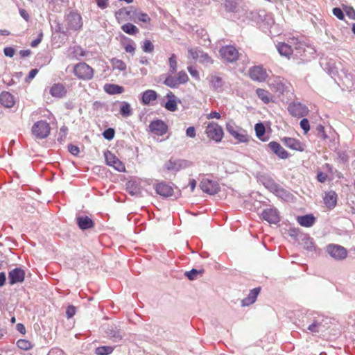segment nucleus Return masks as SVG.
<instances>
[{
    "instance_id": "f257e3e1",
    "label": "nucleus",
    "mask_w": 355,
    "mask_h": 355,
    "mask_svg": "<svg viewBox=\"0 0 355 355\" xmlns=\"http://www.w3.org/2000/svg\"><path fill=\"white\" fill-rule=\"evenodd\" d=\"M73 73L75 77L83 81H89L94 78V69L85 62L73 65Z\"/></svg>"
},
{
    "instance_id": "f03ea898",
    "label": "nucleus",
    "mask_w": 355,
    "mask_h": 355,
    "mask_svg": "<svg viewBox=\"0 0 355 355\" xmlns=\"http://www.w3.org/2000/svg\"><path fill=\"white\" fill-rule=\"evenodd\" d=\"M205 134L209 140H212L216 143L220 142L224 137L223 128L215 122H210L207 124Z\"/></svg>"
},
{
    "instance_id": "7ed1b4c3",
    "label": "nucleus",
    "mask_w": 355,
    "mask_h": 355,
    "mask_svg": "<svg viewBox=\"0 0 355 355\" xmlns=\"http://www.w3.org/2000/svg\"><path fill=\"white\" fill-rule=\"evenodd\" d=\"M31 132L37 139H42L50 135L51 127L48 122L40 120L33 124Z\"/></svg>"
},
{
    "instance_id": "20e7f679",
    "label": "nucleus",
    "mask_w": 355,
    "mask_h": 355,
    "mask_svg": "<svg viewBox=\"0 0 355 355\" xmlns=\"http://www.w3.org/2000/svg\"><path fill=\"white\" fill-rule=\"evenodd\" d=\"M219 53L222 59L227 62H236L239 57L238 50L232 45H227L220 48Z\"/></svg>"
},
{
    "instance_id": "39448f33",
    "label": "nucleus",
    "mask_w": 355,
    "mask_h": 355,
    "mask_svg": "<svg viewBox=\"0 0 355 355\" xmlns=\"http://www.w3.org/2000/svg\"><path fill=\"white\" fill-rule=\"evenodd\" d=\"M107 165L113 167L119 172L125 171V164L112 152L107 150L104 153Z\"/></svg>"
},
{
    "instance_id": "423d86ee",
    "label": "nucleus",
    "mask_w": 355,
    "mask_h": 355,
    "mask_svg": "<svg viewBox=\"0 0 355 355\" xmlns=\"http://www.w3.org/2000/svg\"><path fill=\"white\" fill-rule=\"evenodd\" d=\"M327 250L331 257L338 260L344 259L347 256V250L341 245L331 244L327 246Z\"/></svg>"
},
{
    "instance_id": "0eeeda50",
    "label": "nucleus",
    "mask_w": 355,
    "mask_h": 355,
    "mask_svg": "<svg viewBox=\"0 0 355 355\" xmlns=\"http://www.w3.org/2000/svg\"><path fill=\"white\" fill-rule=\"evenodd\" d=\"M250 78L254 81L263 82L268 78V74L265 69L261 66H254L249 70Z\"/></svg>"
},
{
    "instance_id": "6e6552de",
    "label": "nucleus",
    "mask_w": 355,
    "mask_h": 355,
    "mask_svg": "<svg viewBox=\"0 0 355 355\" xmlns=\"http://www.w3.org/2000/svg\"><path fill=\"white\" fill-rule=\"evenodd\" d=\"M149 130L155 135L162 136L167 132L168 125L162 120H155L150 122Z\"/></svg>"
},
{
    "instance_id": "1a4fd4ad",
    "label": "nucleus",
    "mask_w": 355,
    "mask_h": 355,
    "mask_svg": "<svg viewBox=\"0 0 355 355\" xmlns=\"http://www.w3.org/2000/svg\"><path fill=\"white\" fill-rule=\"evenodd\" d=\"M67 26L69 29L78 31L83 26L82 17L80 14L77 12H70L67 16Z\"/></svg>"
},
{
    "instance_id": "9d476101",
    "label": "nucleus",
    "mask_w": 355,
    "mask_h": 355,
    "mask_svg": "<svg viewBox=\"0 0 355 355\" xmlns=\"http://www.w3.org/2000/svg\"><path fill=\"white\" fill-rule=\"evenodd\" d=\"M288 110L292 116L296 117L305 116L309 112L307 107L300 103H295L289 105Z\"/></svg>"
},
{
    "instance_id": "9b49d317",
    "label": "nucleus",
    "mask_w": 355,
    "mask_h": 355,
    "mask_svg": "<svg viewBox=\"0 0 355 355\" xmlns=\"http://www.w3.org/2000/svg\"><path fill=\"white\" fill-rule=\"evenodd\" d=\"M200 188L204 192L211 195L217 193L220 189L219 184L216 182L209 179H204L201 181Z\"/></svg>"
},
{
    "instance_id": "f8f14e48",
    "label": "nucleus",
    "mask_w": 355,
    "mask_h": 355,
    "mask_svg": "<svg viewBox=\"0 0 355 355\" xmlns=\"http://www.w3.org/2000/svg\"><path fill=\"white\" fill-rule=\"evenodd\" d=\"M263 219L268 221L269 223L277 224L279 221V216L277 209H266L262 211L261 214Z\"/></svg>"
},
{
    "instance_id": "ddd939ff",
    "label": "nucleus",
    "mask_w": 355,
    "mask_h": 355,
    "mask_svg": "<svg viewBox=\"0 0 355 355\" xmlns=\"http://www.w3.org/2000/svg\"><path fill=\"white\" fill-rule=\"evenodd\" d=\"M25 278V272L21 268H15L8 274V279L10 284L22 282Z\"/></svg>"
},
{
    "instance_id": "4468645a",
    "label": "nucleus",
    "mask_w": 355,
    "mask_h": 355,
    "mask_svg": "<svg viewBox=\"0 0 355 355\" xmlns=\"http://www.w3.org/2000/svg\"><path fill=\"white\" fill-rule=\"evenodd\" d=\"M282 142L288 148L297 150L303 151V144L297 139L292 137H284L282 139Z\"/></svg>"
},
{
    "instance_id": "2eb2a0df",
    "label": "nucleus",
    "mask_w": 355,
    "mask_h": 355,
    "mask_svg": "<svg viewBox=\"0 0 355 355\" xmlns=\"http://www.w3.org/2000/svg\"><path fill=\"white\" fill-rule=\"evenodd\" d=\"M157 93L153 89H147L141 94V102L144 105H150L157 100Z\"/></svg>"
},
{
    "instance_id": "dca6fc26",
    "label": "nucleus",
    "mask_w": 355,
    "mask_h": 355,
    "mask_svg": "<svg viewBox=\"0 0 355 355\" xmlns=\"http://www.w3.org/2000/svg\"><path fill=\"white\" fill-rule=\"evenodd\" d=\"M166 98H168V101L164 105L165 109L170 112L176 111L178 110V103L180 102V101L178 100L172 92H168L166 95Z\"/></svg>"
},
{
    "instance_id": "f3484780",
    "label": "nucleus",
    "mask_w": 355,
    "mask_h": 355,
    "mask_svg": "<svg viewBox=\"0 0 355 355\" xmlns=\"http://www.w3.org/2000/svg\"><path fill=\"white\" fill-rule=\"evenodd\" d=\"M155 189L156 193L163 197H170L173 194V189L172 187L165 182L157 184Z\"/></svg>"
},
{
    "instance_id": "a211bd4d",
    "label": "nucleus",
    "mask_w": 355,
    "mask_h": 355,
    "mask_svg": "<svg viewBox=\"0 0 355 355\" xmlns=\"http://www.w3.org/2000/svg\"><path fill=\"white\" fill-rule=\"evenodd\" d=\"M268 146L279 158L283 159L288 158V153L279 143L276 141H270L268 144Z\"/></svg>"
},
{
    "instance_id": "6ab92c4d",
    "label": "nucleus",
    "mask_w": 355,
    "mask_h": 355,
    "mask_svg": "<svg viewBox=\"0 0 355 355\" xmlns=\"http://www.w3.org/2000/svg\"><path fill=\"white\" fill-rule=\"evenodd\" d=\"M49 93L55 98H62L65 96L67 90L62 83H55L50 88Z\"/></svg>"
},
{
    "instance_id": "aec40b11",
    "label": "nucleus",
    "mask_w": 355,
    "mask_h": 355,
    "mask_svg": "<svg viewBox=\"0 0 355 355\" xmlns=\"http://www.w3.org/2000/svg\"><path fill=\"white\" fill-rule=\"evenodd\" d=\"M0 103L5 107H12L15 103L14 96L8 92H3L0 94Z\"/></svg>"
},
{
    "instance_id": "412c9836",
    "label": "nucleus",
    "mask_w": 355,
    "mask_h": 355,
    "mask_svg": "<svg viewBox=\"0 0 355 355\" xmlns=\"http://www.w3.org/2000/svg\"><path fill=\"white\" fill-rule=\"evenodd\" d=\"M338 196L334 191H330L325 193L324 202L329 209H333L337 204Z\"/></svg>"
},
{
    "instance_id": "4be33fe9",
    "label": "nucleus",
    "mask_w": 355,
    "mask_h": 355,
    "mask_svg": "<svg viewBox=\"0 0 355 355\" xmlns=\"http://www.w3.org/2000/svg\"><path fill=\"white\" fill-rule=\"evenodd\" d=\"M277 49L282 56L289 58L293 54V50L291 45L285 42H278L276 45Z\"/></svg>"
},
{
    "instance_id": "5701e85b",
    "label": "nucleus",
    "mask_w": 355,
    "mask_h": 355,
    "mask_svg": "<svg viewBox=\"0 0 355 355\" xmlns=\"http://www.w3.org/2000/svg\"><path fill=\"white\" fill-rule=\"evenodd\" d=\"M297 221L301 226L310 227L315 223V218L312 214H308L297 216Z\"/></svg>"
},
{
    "instance_id": "b1692460",
    "label": "nucleus",
    "mask_w": 355,
    "mask_h": 355,
    "mask_svg": "<svg viewBox=\"0 0 355 355\" xmlns=\"http://www.w3.org/2000/svg\"><path fill=\"white\" fill-rule=\"evenodd\" d=\"M256 94L259 98L265 104L269 103L273 98V96L268 90L264 89L258 88L256 90Z\"/></svg>"
},
{
    "instance_id": "393cba45",
    "label": "nucleus",
    "mask_w": 355,
    "mask_h": 355,
    "mask_svg": "<svg viewBox=\"0 0 355 355\" xmlns=\"http://www.w3.org/2000/svg\"><path fill=\"white\" fill-rule=\"evenodd\" d=\"M77 223L81 230H87L94 226V222L88 216L78 217Z\"/></svg>"
},
{
    "instance_id": "a878e982",
    "label": "nucleus",
    "mask_w": 355,
    "mask_h": 355,
    "mask_svg": "<svg viewBox=\"0 0 355 355\" xmlns=\"http://www.w3.org/2000/svg\"><path fill=\"white\" fill-rule=\"evenodd\" d=\"M260 290H261L260 288H255L251 290L248 296L246 298L243 300V305L248 306V305L253 304L255 302V300L260 292Z\"/></svg>"
},
{
    "instance_id": "bb28decb",
    "label": "nucleus",
    "mask_w": 355,
    "mask_h": 355,
    "mask_svg": "<svg viewBox=\"0 0 355 355\" xmlns=\"http://www.w3.org/2000/svg\"><path fill=\"white\" fill-rule=\"evenodd\" d=\"M104 90L109 94H118L123 93L124 92V88L122 86L115 84H105L104 86Z\"/></svg>"
},
{
    "instance_id": "cd10ccee",
    "label": "nucleus",
    "mask_w": 355,
    "mask_h": 355,
    "mask_svg": "<svg viewBox=\"0 0 355 355\" xmlns=\"http://www.w3.org/2000/svg\"><path fill=\"white\" fill-rule=\"evenodd\" d=\"M232 137L240 143H247L250 141V136L246 131L242 128H239Z\"/></svg>"
},
{
    "instance_id": "c85d7f7f",
    "label": "nucleus",
    "mask_w": 355,
    "mask_h": 355,
    "mask_svg": "<svg viewBox=\"0 0 355 355\" xmlns=\"http://www.w3.org/2000/svg\"><path fill=\"white\" fill-rule=\"evenodd\" d=\"M119 112L123 117L127 118L130 116L132 114V109L130 105L125 101L121 102Z\"/></svg>"
},
{
    "instance_id": "c756f323",
    "label": "nucleus",
    "mask_w": 355,
    "mask_h": 355,
    "mask_svg": "<svg viewBox=\"0 0 355 355\" xmlns=\"http://www.w3.org/2000/svg\"><path fill=\"white\" fill-rule=\"evenodd\" d=\"M121 29L128 35H134L139 32L138 28L130 23H127L121 26Z\"/></svg>"
},
{
    "instance_id": "7c9ffc66",
    "label": "nucleus",
    "mask_w": 355,
    "mask_h": 355,
    "mask_svg": "<svg viewBox=\"0 0 355 355\" xmlns=\"http://www.w3.org/2000/svg\"><path fill=\"white\" fill-rule=\"evenodd\" d=\"M126 189L131 196H138L140 194V189L132 182H128L126 184Z\"/></svg>"
},
{
    "instance_id": "2f4dec72",
    "label": "nucleus",
    "mask_w": 355,
    "mask_h": 355,
    "mask_svg": "<svg viewBox=\"0 0 355 355\" xmlns=\"http://www.w3.org/2000/svg\"><path fill=\"white\" fill-rule=\"evenodd\" d=\"M254 130L257 137L261 141H266L263 138L266 132V128L263 124L261 123H257L254 126Z\"/></svg>"
},
{
    "instance_id": "473e14b6",
    "label": "nucleus",
    "mask_w": 355,
    "mask_h": 355,
    "mask_svg": "<svg viewBox=\"0 0 355 355\" xmlns=\"http://www.w3.org/2000/svg\"><path fill=\"white\" fill-rule=\"evenodd\" d=\"M164 84L171 88H177L180 85L178 82L177 78L173 76H168L165 78Z\"/></svg>"
},
{
    "instance_id": "72a5a7b5",
    "label": "nucleus",
    "mask_w": 355,
    "mask_h": 355,
    "mask_svg": "<svg viewBox=\"0 0 355 355\" xmlns=\"http://www.w3.org/2000/svg\"><path fill=\"white\" fill-rule=\"evenodd\" d=\"M111 63L114 69H118L119 71H125L126 69V64L121 60L112 58Z\"/></svg>"
},
{
    "instance_id": "f704fd0d",
    "label": "nucleus",
    "mask_w": 355,
    "mask_h": 355,
    "mask_svg": "<svg viewBox=\"0 0 355 355\" xmlns=\"http://www.w3.org/2000/svg\"><path fill=\"white\" fill-rule=\"evenodd\" d=\"M114 347L111 346H101L96 349L95 352L98 355H108L112 353Z\"/></svg>"
},
{
    "instance_id": "c9c22d12",
    "label": "nucleus",
    "mask_w": 355,
    "mask_h": 355,
    "mask_svg": "<svg viewBox=\"0 0 355 355\" xmlns=\"http://www.w3.org/2000/svg\"><path fill=\"white\" fill-rule=\"evenodd\" d=\"M322 322L319 320H315L312 324L308 327V329L313 333H319L323 328Z\"/></svg>"
},
{
    "instance_id": "e433bc0d",
    "label": "nucleus",
    "mask_w": 355,
    "mask_h": 355,
    "mask_svg": "<svg viewBox=\"0 0 355 355\" xmlns=\"http://www.w3.org/2000/svg\"><path fill=\"white\" fill-rule=\"evenodd\" d=\"M67 134H68V128L65 125L62 126L59 131L58 141L60 144L64 143L66 141V139H67Z\"/></svg>"
},
{
    "instance_id": "4c0bfd02",
    "label": "nucleus",
    "mask_w": 355,
    "mask_h": 355,
    "mask_svg": "<svg viewBox=\"0 0 355 355\" xmlns=\"http://www.w3.org/2000/svg\"><path fill=\"white\" fill-rule=\"evenodd\" d=\"M168 64L170 72L172 73H175L178 68V62L176 60V55L175 54L173 53L168 58Z\"/></svg>"
},
{
    "instance_id": "58836bf2",
    "label": "nucleus",
    "mask_w": 355,
    "mask_h": 355,
    "mask_svg": "<svg viewBox=\"0 0 355 355\" xmlns=\"http://www.w3.org/2000/svg\"><path fill=\"white\" fill-rule=\"evenodd\" d=\"M265 187L273 193H278L279 191H283L279 189L278 185L272 180H268L264 183Z\"/></svg>"
},
{
    "instance_id": "ea45409f",
    "label": "nucleus",
    "mask_w": 355,
    "mask_h": 355,
    "mask_svg": "<svg viewBox=\"0 0 355 355\" xmlns=\"http://www.w3.org/2000/svg\"><path fill=\"white\" fill-rule=\"evenodd\" d=\"M130 12L128 10L125 8H123L119 9L116 12L115 16L117 20L119 21L120 20L125 19V18L129 16Z\"/></svg>"
},
{
    "instance_id": "a19ab883",
    "label": "nucleus",
    "mask_w": 355,
    "mask_h": 355,
    "mask_svg": "<svg viewBox=\"0 0 355 355\" xmlns=\"http://www.w3.org/2000/svg\"><path fill=\"white\" fill-rule=\"evenodd\" d=\"M135 22L141 21L144 23H150L151 19L148 14L144 12H139L136 15V18L134 20Z\"/></svg>"
},
{
    "instance_id": "79ce46f5",
    "label": "nucleus",
    "mask_w": 355,
    "mask_h": 355,
    "mask_svg": "<svg viewBox=\"0 0 355 355\" xmlns=\"http://www.w3.org/2000/svg\"><path fill=\"white\" fill-rule=\"evenodd\" d=\"M176 78H177L179 85L185 84L189 80L188 75L187 74V73L184 71H179L178 73Z\"/></svg>"
},
{
    "instance_id": "37998d69",
    "label": "nucleus",
    "mask_w": 355,
    "mask_h": 355,
    "mask_svg": "<svg viewBox=\"0 0 355 355\" xmlns=\"http://www.w3.org/2000/svg\"><path fill=\"white\" fill-rule=\"evenodd\" d=\"M210 82L211 85L216 89L221 88L223 87L222 78L218 76H212L211 77Z\"/></svg>"
},
{
    "instance_id": "c03bdc74",
    "label": "nucleus",
    "mask_w": 355,
    "mask_h": 355,
    "mask_svg": "<svg viewBox=\"0 0 355 355\" xmlns=\"http://www.w3.org/2000/svg\"><path fill=\"white\" fill-rule=\"evenodd\" d=\"M202 51L199 48H190L188 49V53L193 60H198L200 58V53Z\"/></svg>"
},
{
    "instance_id": "a18cd8bd",
    "label": "nucleus",
    "mask_w": 355,
    "mask_h": 355,
    "mask_svg": "<svg viewBox=\"0 0 355 355\" xmlns=\"http://www.w3.org/2000/svg\"><path fill=\"white\" fill-rule=\"evenodd\" d=\"M199 62L202 64H212L214 62L211 58L203 51L200 53Z\"/></svg>"
},
{
    "instance_id": "49530a36",
    "label": "nucleus",
    "mask_w": 355,
    "mask_h": 355,
    "mask_svg": "<svg viewBox=\"0 0 355 355\" xmlns=\"http://www.w3.org/2000/svg\"><path fill=\"white\" fill-rule=\"evenodd\" d=\"M143 51L146 53H151L154 49V46L150 40H145L142 46Z\"/></svg>"
},
{
    "instance_id": "de8ad7c7",
    "label": "nucleus",
    "mask_w": 355,
    "mask_h": 355,
    "mask_svg": "<svg viewBox=\"0 0 355 355\" xmlns=\"http://www.w3.org/2000/svg\"><path fill=\"white\" fill-rule=\"evenodd\" d=\"M239 127L235 125L234 123H227L226 124V130L232 136L239 129Z\"/></svg>"
},
{
    "instance_id": "09e8293b",
    "label": "nucleus",
    "mask_w": 355,
    "mask_h": 355,
    "mask_svg": "<svg viewBox=\"0 0 355 355\" xmlns=\"http://www.w3.org/2000/svg\"><path fill=\"white\" fill-rule=\"evenodd\" d=\"M187 69H188V71L189 72L190 75L193 78H194L196 80H200L199 72L196 68H194L192 66H189L187 67Z\"/></svg>"
},
{
    "instance_id": "8fccbe9b",
    "label": "nucleus",
    "mask_w": 355,
    "mask_h": 355,
    "mask_svg": "<svg viewBox=\"0 0 355 355\" xmlns=\"http://www.w3.org/2000/svg\"><path fill=\"white\" fill-rule=\"evenodd\" d=\"M203 270H197L196 269H192L191 270L186 272V276L189 279L193 280L196 278L197 275L202 274Z\"/></svg>"
},
{
    "instance_id": "3c124183",
    "label": "nucleus",
    "mask_w": 355,
    "mask_h": 355,
    "mask_svg": "<svg viewBox=\"0 0 355 355\" xmlns=\"http://www.w3.org/2000/svg\"><path fill=\"white\" fill-rule=\"evenodd\" d=\"M114 134H115L114 130L113 128H110L106 129L103 132V135L106 139L111 140L114 138Z\"/></svg>"
},
{
    "instance_id": "603ef678",
    "label": "nucleus",
    "mask_w": 355,
    "mask_h": 355,
    "mask_svg": "<svg viewBox=\"0 0 355 355\" xmlns=\"http://www.w3.org/2000/svg\"><path fill=\"white\" fill-rule=\"evenodd\" d=\"M17 346L21 348V349H28L29 348H31V344L30 342H28V340H19L17 343Z\"/></svg>"
},
{
    "instance_id": "864d4df0",
    "label": "nucleus",
    "mask_w": 355,
    "mask_h": 355,
    "mask_svg": "<svg viewBox=\"0 0 355 355\" xmlns=\"http://www.w3.org/2000/svg\"><path fill=\"white\" fill-rule=\"evenodd\" d=\"M300 127L304 130V133H307L310 130L309 122L308 119H303L300 121Z\"/></svg>"
},
{
    "instance_id": "5fc2aeb1",
    "label": "nucleus",
    "mask_w": 355,
    "mask_h": 355,
    "mask_svg": "<svg viewBox=\"0 0 355 355\" xmlns=\"http://www.w3.org/2000/svg\"><path fill=\"white\" fill-rule=\"evenodd\" d=\"M333 14L340 20H343L345 18L344 13L340 8H334L333 9Z\"/></svg>"
},
{
    "instance_id": "6e6d98bb",
    "label": "nucleus",
    "mask_w": 355,
    "mask_h": 355,
    "mask_svg": "<svg viewBox=\"0 0 355 355\" xmlns=\"http://www.w3.org/2000/svg\"><path fill=\"white\" fill-rule=\"evenodd\" d=\"M3 53L6 56L12 58L15 55V50L13 47L7 46L4 48Z\"/></svg>"
},
{
    "instance_id": "4d7b16f0",
    "label": "nucleus",
    "mask_w": 355,
    "mask_h": 355,
    "mask_svg": "<svg viewBox=\"0 0 355 355\" xmlns=\"http://www.w3.org/2000/svg\"><path fill=\"white\" fill-rule=\"evenodd\" d=\"M76 307L73 305H70L67 308L66 314L68 318H72L76 314Z\"/></svg>"
},
{
    "instance_id": "13d9d810",
    "label": "nucleus",
    "mask_w": 355,
    "mask_h": 355,
    "mask_svg": "<svg viewBox=\"0 0 355 355\" xmlns=\"http://www.w3.org/2000/svg\"><path fill=\"white\" fill-rule=\"evenodd\" d=\"M124 49L125 51V52L127 53H131L132 55H133L135 52V46L134 45V43L132 42V44L131 43H129V44H124Z\"/></svg>"
},
{
    "instance_id": "bf43d9fd",
    "label": "nucleus",
    "mask_w": 355,
    "mask_h": 355,
    "mask_svg": "<svg viewBox=\"0 0 355 355\" xmlns=\"http://www.w3.org/2000/svg\"><path fill=\"white\" fill-rule=\"evenodd\" d=\"M68 150L73 155H78L80 153L79 148L73 144L69 145Z\"/></svg>"
},
{
    "instance_id": "052dcab7",
    "label": "nucleus",
    "mask_w": 355,
    "mask_h": 355,
    "mask_svg": "<svg viewBox=\"0 0 355 355\" xmlns=\"http://www.w3.org/2000/svg\"><path fill=\"white\" fill-rule=\"evenodd\" d=\"M186 135L187 137L194 138L196 135L195 128L193 126L189 127L186 130Z\"/></svg>"
},
{
    "instance_id": "680f3d73",
    "label": "nucleus",
    "mask_w": 355,
    "mask_h": 355,
    "mask_svg": "<svg viewBox=\"0 0 355 355\" xmlns=\"http://www.w3.org/2000/svg\"><path fill=\"white\" fill-rule=\"evenodd\" d=\"M109 0H96V3L101 9H105L108 6Z\"/></svg>"
},
{
    "instance_id": "e2e57ef3",
    "label": "nucleus",
    "mask_w": 355,
    "mask_h": 355,
    "mask_svg": "<svg viewBox=\"0 0 355 355\" xmlns=\"http://www.w3.org/2000/svg\"><path fill=\"white\" fill-rule=\"evenodd\" d=\"M206 118L207 119H220L221 118V116L219 112H211V113L207 114Z\"/></svg>"
},
{
    "instance_id": "0e129e2a",
    "label": "nucleus",
    "mask_w": 355,
    "mask_h": 355,
    "mask_svg": "<svg viewBox=\"0 0 355 355\" xmlns=\"http://www.w3.org/2000/svg\"><path fill=\"white\" fill-rule=\"evenodd\" d=\"M42 37H43V33L41 32L39 34L38 37L31 42V46L32 47H36L41 42V41L42 40Z\"/></svg>"
},
{
    "instance_id": "69168bd1",
    "label": "nucleus",
    "mask_w": 355,
    "mask_h": 355,
    "mask_svg": "<svg viewBox=\"0 0 355 355\" xmlns=\"http://www.w3.org/2000/svg\"><path fill=\"white\" fill-rule=\"evenodd\" d=\"M19 14H20L21 17L24 19H25L26 21H29V19H30L29 14L25 9H23V8L19 9Z\"/></svg>"
},
{
    "instance_id": "338daca9",
    "label": "nucleus",
    "mask_w": 355,
    "mask_h": 355,
    "mask_svg": "<svg viewBox=\"0 0 355 355\" xmlns=\"http://www.w3.org/2000/svg\"><path fill=\"white\" fill-rule=\"evenodd\" d=\"M327 175L323 172H320L317 175V180L320 182H324L327 180Z\"/></svg>"
},
{
    "instance_id": "774afa93",
    "label": "nucleus",
    "mask_w": 355,
    "mask_h": 355,
    "mask_svg": "<svg viewBox=\"0 0 355 355\" xmlns=\"http://www.w3.org/2000/svg\"><path fill=\"white\" fill-rule=\"evenodd\" d=\"M63 352L59 348L51 349L49 353V355L62 354Z\"/></svg>"
}]
</instances>
